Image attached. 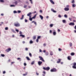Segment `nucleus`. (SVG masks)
Segmentation results:
<instances>
[{"label":"nucleus","instance_id":"57","mask_svg":"<svg viewBox=\"0 0 76 76\" xmlns=\"http://www.w3.org/2000/svg\"><path fill=\"white\" fill-rule=\"evenodd\" d=\"M24 66H26V63H24Z\"/></svg>","mask_w":76,"mask_h":76},{"label":"nucleus","instance_id":"64","mask_svg":"<svg viewBox=\"0 0 76 76\" xmlns=\"http://www.w3.org/2000/svg\"><path fill=\"white\" fill-rule=\"evenodd\" d=\"M74 28L75 29H76V25L75 26Z\"/></svg>","mask_w":76,"mask_h":76},{"label":"nucleus","instance_id":"51","mask_svg":"<svg viewBox=\"0 0 76 76\" xmlns=\"http://www.w3.org/2000/svg\"><path fill=\"white\" fill-rule=\"evenodd\" d=\"M20 35H22V32L20 31Z\"/></svg>","mask_w":76,"mask_h":76},{"label":"nucleus","instance_id":"47","mask_svg":"<svg viewBox=\"0 0 76 76\" xmlns=\"http://www.w3.org/2000/svg\"><path fill=\"white\" fill-rule=\"evenodd\" d=\"M0 2H4V1L3 0H0Z\"/></svg>","mask_w":76,"mask_h":76},{"label":"nucleus","instance_id":"53","mask_svg":"<svg viewBox=\"0 0 76 76\" xmlns=\"http://www.w3.org/2000/svg\"><path fill=\"white\" fill-rule=\"evenodd\" d=\"M39 51L40 53H41V52H42V50L41 49H40L39 50Z\"/></svg>","mask_w":76,"mask_h":76},{"label":"nucleus","instance_id":"60","mask_svg":"<svg viewBox=\"0 0 76 76\" xmlns=\"http://www.w3.org/2000/svg\"><path fill=\"white\" fill-rule=\"evenodd\" d=\"M50 34H51V33H52V31L51 30H50Z\"/></svg>","mask_w":76,"mask_h":76},{"label":"nucleus","instance_id":"52","mask_svg":"<svg viewBox=\"0 0 76 76\" xmlns=\"http://www.w3.org/2000/svg\"><path fill=\"white\" fill-rule=\"evenodd\" d=\"M12 31L13 32H14V33L15 32V30L13 29H12Z\"/></svg>","mask_w":76,"mask_h":76},{"label":"nucleus","instance_id":"24","mask_svg":"<svg viewBox=\"0 0 76 76\" xmlns=\"http://www.w3.org/2000/svg\"><path fill=\"white\" fill-rule=\"evenodd\" d=\"M24 17V15H22V18H20L21 20H22L23 19V17Z\"/></svg>","mask_w":76,"mask_h":76},{"label":"nucleus","instance_id":"9","mask_svg":"<svg viewBox=\"0 0 76 76\" xmlns=\"http://www.w3.org/2000/svg\"><path fill=\"white\" fill-rule=\"evenodd\" d=\"M64 10L65 11H68L69 10V8L68 7H65L64 8Z\"/></svg>","mask_w":76,"mask_h":76},{"label":"nucleus","instance_id":"14","mask_svg":"<svg viewBox=\"0 0 76 76\" xmlns=\"http://www.w3.org/2000/svg\"><path fill=\"white\" fill-rule=\"evenodd\" d=\"M39 17L40 18H41V19L42 20V19H43V18H44V17H43V16H42V15H39Z\"/></svg>","mask_w":76,"mask_h":76},{"label":"nucleus","instance_id":"54","mask_svg":"<svg viewBox=\"0 0 76 76\" xmlns=\"http://www.w3.org/2000/svg\"><path fill=\"white\" fill-rule=\"evenodd\" d=\"M25 22H28V20H27L25 19Z\"/></svg>","mask_w":76,"mask_h":76},{"label":"nucleus","instance_id":"13","mask_svg":"<svg viewBox=\"0 0 76 76\" xmlns=\"http://www.w3.org/2000/svg\"><path fill=\"white\" fill-rule=\"evenodd\" d=\"M19 36L20 37H21L22 38H25V37L24 35H23L22 34H20Z\"/></svg>","mask_w":76,"mask_h":76},{"label":"nucleus","instance_id":"18","mask_svg":"<svg viewBox=\"0 0 76 76\" xmlns=\"http://www.w3.org/2000/svg\"><path fill=\"white\" fill-rule=\"evenodd\" d=\"M50 56H53V52L50 51Z\"/></svg>","mask_w":76,"mask_h":76},{"label":"nucleus","instance_id":"32","mask_svg":"<svg viewBox=\"0 0 76 76\" xmlns=\"http://www.w3.org/2000/svg\"><path fill=\"white\" fill-rule=\"evenodd\" d=\"M72 0V1L71 2L72 3H74L75 2V0Z\"/></svg>","mask_w":76,"mask_h":76},{"label":"nucleus","instance_id":"15","mask_svg":"<svg viewBox=\"0 0 76 76\" xmlns=\"http://www.w3.org/2000/svg\"><path fill=\"white\" fill-rule=\"evenodd\" d=\"M61 59H58V61L57 62V63H60V61H61Z\"/></svg>","mask_w":76,"mask_h":76},{"label":"nucleus","instance_id":"38","mask_svg":"<svg viewBox=\"0 0 76 76\" xmlns=\"http://www.w3.org/2000/svg\"><path fill=\"white\" fill-rule=\"evenodd\" d=\"M15 31L17 32H19V30H18V29H16L15 30Z\"/></svg>","mask_w":76,"mask_h":76},{"label":"nucleus","instance_id":"39","mask_svg":"<svg viewBox=\"0 0 76 76\" xmlns=\"http://www.w3.org/2000/svg\"><path fill=\"white\" fill-rule=\"evenodd\" d=\"M10 7H15V5H10Z\"/></svg>","mask_w":76,"mask_h":76},{"label":"nucleus","instance_id":"3","mask_svg":"<svg viewBox=\"0 0 76 76\" xmlns=\"http://www.w3.org/2000/svg\"><path fill=\"white\" fill-rule=\"evenodd\" d=\"M50 72H57V69L55 68H54L51 69Z\"/></svg>","mask_w":76,"mask_h":76},{"label":"nucleus","instance_id":"61","mask_svg":"<svg viewBox=\"0 0 76 76\" xmlns=\"http://www.w3.org/2000/svg\"><path fill=\"white\" fill-rule=\"evenodd\" d=\"M43 73H44V74L45 75V71H43Z\"/></svg>","mask_w":76,"mask_h":76},{"label":"nucleus","instance_id":"4","mask_svg":"<svg viewBox=\"0 0 76 76\" xmlns=\"http://www.w3.org/2000/svg\"><path fill=\"white\" fill-rule=\"evenodd\" d=\"M43 69L44 70H47V71L49 70L50 69V68L49 67H48L46 68H45V67H44L43 68Z\"/></svg>","mask_w":76,"mask_h":76},{"label":"nucleus","instance_id":"29","mask_svg":"<svg viewBox=\"0 0 76 76\" xmlns=\"http://www.w3.org/2000/svg\"><path fill=\"white\" fill-rule=\"evenodd\" d=\"M33 39H36V36H34L33 37Z\"/></svg>","mask_w":76,"mask_h":76},{"label":"nucleus","instance_id":"5","mask_svg":"<svg viewBox=\"0 0 76 76\" xmlns=\"http://www.w3.org/2000/svg\"><path fill=\"white\" fill-rule=\"evenodd\" d=\"M73 66H72L73 68V69H76V63L75 62L73 64Z\"/></svg>","mask_w":76,"mask_h":76},{"label":"nucleus","instance_id":"8","mask_svg":"<svg viewBox=\"0 0 76 76\" xmlns=\"http://www.w3.org/2000/svg\"><path fill=\"white\" fill-rule=\"evenodd\" d=\"M38 63V64H39V66H41V64L42 63V62L41 61H39Z\"/></svg>","mask_w":76,"mask_h":76},{"label":"nucleus","instance_id":"28","mask_svg":"<svg viewBox=\"0 0 76 76\" xmlns=\"http://www.w3.org/2000/svg\"><path fill=\"white\" fill-rule=\"evenodd\" d=\"M29 18V20H30L31 21H32V18Z\"/></svg>","mask_w":76,"mask_h":76},{"label":"nucleus","instance_id":"45","mask_svg":"<svg viewBox=\"0 0 76 76\" xmlns=\"http://www.w3.org/2000/svg\"><path fill=\"white\" fill-rule=\"evenodd\" d=\"M27 7V5H24V8H26Z\"/></svg>","mask_w":76,"mask_h":76},{"label":"nucleus","instance_id":"46","mask_svg":"<svg viewBox=\"0 0 76 76\" xmlns=\"http://www.w3.org/2000/svg\"><path fill=\"white\" fill-rule=\"evenodd\" d=\"M13 12L14 13H17V12L16 11H14Z\"/></svg>","mask_w":76,"mask_h":76},{"label":"nucleus","instance_id":"56","mask_svg":"<svg viewBox=\"0 0 76 76\" xmlns=\"http://www.w3.org/2000/svg\"><path fill=\"white\" fill-rule=\"evenodd\" d=\"M17 60H20V58H17Z\"/></svg>","mask_w":76,"mask_h":76},{"label":"nucleus","instance_id":"36","mask_svg":"<svg viewBox=\"0 0 76 76\" xmlns=\"http://www.w3.org/2000/svg\"><path fill=\"white\" fill-rule=\"evenodd\" d=\"M14 3L15 4V5H16L17 4H18V1H15Z\"/></svg>","mask_w":76,"mask_h":76},{"label":"nucleus","instance_id":"41","mask_svg":"<svg viewBox=\"0 0 76 76\" xmlns=\"http://www.w3.org/2000/svg\"><path fill=\"white\" fill-rule=\"evenodd\" d=\"M64 17H65V18H67V15H64Z\"/></svg>","mask_w":76,"mask_h":76},{"label":"nucleus","instance_id":"11","mask_svg":"<svg viewBox=\"0 0 76 76\" xmlns=\"http://www.w3.org/2000/svg\"><path fill=\"white\" fill-rule=\"evenodd\" d=\"M69 25L72 26H73V25H75V23H70L69 24Z\"/></svg>","mask_w":76,"mask_h":76},{"label":"nucleus","instance_id":"26","mask_svg":"<svg viewBox=\"0 0 76 76\" xmlns=\"http://www.w3.org/2000/svg\"><path fill=\"white\" fill-rule=\"evenodd\" d=\"M62 22H63V23H66V20H62Z\"/></svg>","mask_w":76,"mask_h":76},{"label":"nucleus","instance_id":"49","mask_svg":"<svg viewBox=\"0 0 76 76\" xmlns=\"http://www.w3.org/2000/svg\"><path fill=\"white\" fill-rule=\"evenodd\" d=\"M58 18H61V15H59L58 16Z\"/></svg>","mask_w":76,"mask_h":76},{"label":"nucleus","instance_id":"50","mask_svg":"<svg viewBox=\"0 0 76 76\" xmlns=\"http://www.w3.org/2000/svg\"><path fill=\"white\" fill-rule=\"evenodd\" d=\"M29 1H31V4H32V0H29Z\"/></svg>","mask_w":76,"mask_h":76},{"label":"nucleus","instance_id":"17","mask_svg":"<svg viewBox=\"0 0 76 76\" xmlns=\"http://www.w3.org/2000/svg\"><path fill=\"white\" fill-rule=\"evenodd\" d=\"M37 15L35 14L34 15V16L32 18H33V19H35V18H36V16H37Z\"/></svg>","mask_w":76,"mask_h":76},{"label":"nucleus","instance_id":"6","mask_svg":"<svg viewBox=\"0 0 76 76\" xmlns=\"http://www.w3.org/2000/svg\"><path fill=\"white\" fill-rule=\"evenodd\" d=\"M31 15H32V13L30 12L27 14V16H29V18H31Z\"/></svg>","mask_w":76,"mask_h":76},{"label":"nucleus","instance_id":"22","mask_svg":"<svg viewBox=\"0 0 76 76\" xmlns=\"http://www.w3.org/2000/svg\"><path fill=\"white\" fill-rule=\"evenodd\" d=\"M72 6L73 7H76V4H72Z\"/></svg>","mask_w":76,"mask_h":76},{"label":"nucleus","instance_id":"63","mask_svg":"<svg viewBox=\"0 0 76 76\" xmlns=\"http://www.w3.org/2000/svg\"><path fill=\"white\" fill-rule=\"evenodd\" d=\"M69 20H70L71 21V20H72V18H69Z\"/></svg>","mask_w":76,"mask_h":76},{"label":"nucleus","instance_id":"27","mask_svg":"<svg viewBox=\"0 0 76 76\" xmlns=\"http://www.w3.org/2000/svg\"><path fill=\"white\" fill-rule=\"evenodd\" d=\"M26 58H27V60H30V59L29 58V57H27Z\"/></svg>","mask_w":76,"mask_h":76},{"label":"nucleus","instance_id":"10","mask_svg":"<svg viewBox=\"0 0 76 76\" xmlns=\"http://www.w3.org/2000/svg\"><path fill=\"white\" fill-rule=\"evenodd\" d=\"M67 59L69 60H72V57L69 56L67 57Z\"/></svg>","mask_w":76,"mask_h":76},{"label":"nucleus","instance_id":"44","mask_svg":"<svg viewBox=\"0 0 76 76\" xmlns=\"http://www.w3.org/2000/svg\"><path fill=\"white\" fill-rule=\"evenodd\" d=\"M18 13H21V11H20V10H18Z\"/></svg>","mask_w":76,"mask_h":76},{"label":"nucleus","instance_id":"62","mask_svg":"<svg viewBox=\"0 0 76 76\" xmlns=\"http://www.w3.org/2000/svg\"><path fill=\"white\" fill-rule=\"evenodd\" d=\"M58 32H60V29H58Z\"/></svg>","mask_w":76,"mask_h":76},{"label":"nucleus","instance_id":"21","mask_svg":"<svg viewBox=\"0 0 76 76\" xmlns=\"http://www.w3.org/2000/svg\"><path fill=\"white\" fill-rule=\"evenodd\" d=\"M75 54V53H71V56H74Z\"/></svg>","mask_w":76,"mask_h":76},{"label":"nucleus","instance_id":"33","mask_svg":"<svg viewBox=\"0 0 76 76\" xmlns=\"http://www.w3.org/2000/svg\"><path fill=\"white\" fill-rule=\"evenodd\" d=\"M34 63H35V62L34 61H33L31 63V64H34Z\"/></svg>","mask_w":76,"mask_h":76},{"label":"nucleus","instance_id":"34","mask_svg":"<svg viewBox=\"0 0 76 76\" xmlns=\"http://www.w3.org/2000/svg\"><path fill=\"white\" fill-rule=\"evenodd\" d=\"M69 45L70 47H72V43H69Z\"/></svg>","mask_w":76,"mask_h":76},{"label":"nucleus","instance_id":"58","mask_svg":"<svg viewBox=\"0 0 76 76\" xmlns=\"http://www.w3.org/2000/svg\"><path fill=\"white\" fill-rule=\"evenodd\" d=\"M66 7H69V5H67L66 6Z\"/></svg>","mask_w":76,"mask_h":76},{"label":"nucleus","instance_id":"16","mask_svg":"<svg viewBox=\"0 0 76 76\" xmlns=\"http://www.w3.org/2000/svg\"><path fill=\"white\" fill-rule=\"evenodd\" d=\"M50 0V1L51 2V3L53 4H54V1H53L52 0Z\"/></svg>","mask_w":76,"mask_h":76},{"label":"nucleus","instance_id":"42","mask_svg":"<svg viewBox=\"0 0 76 76\" xmlns=\"http://www.w3.org/2000/svg\"><path fill=\"white\" fill-rule=\"evenodd\" d=\"M61 50H62L60 48H58V51H61Z\"/></svg>","mask_w":76,"mask_h":76},{"label":"nucleus","instance_id":"31","mask_svg":"<svg viewBox=\"0 0 76 76\" xmlns=\"http://www.w3.org/2000/svg\"><path fill=\"white\" fill-rule=\"evenodd\" d=\"M39 39H37L36 40V42H39Z\"/></svg>","mask_w":76,"mask_h":76},{"label":"nucleus","instance_id":"55","mask_svg":"<svg viewBox=\"0 0 76 76\" xmlns=\"http://www.w3.org/2000/svg\"><path fill=\"white\" fill-rule=\"evenodd\" d=\"M28 49L27 48H26L25 49V50H26V51H28Z\"/></svg>","mask_w":76,"mask_h":76},{"label":"nucleus","instance_id":"48","mask_svg":"<svg viewBox=\"0 0 76 76\" xmlns=\"http://www.w3.org/2000/svg\"><path fill=\"white\" fill-rule=\"evenodd\" d=\"M43 45L44 47H45V46H46V44L45 43H44L43 44Z\"/></svg>","mask_w":76,"mask_h":76},{"label":"nucleus","instance_id":"23","mask_svg":"<svg viewBox=\"0 0 76 76\" xmlns=\"http://www.w3.org/2000/svg\"><path fill=\"white\" fill-rule=\"evenodd\" d=\"M28 74V73L26 72V73L25 74H23V75L24 76H26L27 74Z\"/></svg>","mask_w":76,"mask_h":76},{"label":"nucleus","instance_id":"59","mask_svg":"<svg viewBox=\"0 0 76 76\" xmlns=\"http://www.w3.org/2000/svg\"><path fill=\"white\" fill-rule=\"evenodd\" d=\"M3 74H4L6 73V72L5 71H4L3 72Z\"/></svg>","mask_w":76,"mask_h":76},{"label":"nucleus","instance_id":"25","mask_svg":"<svg viewBox=\"0 0 76 76\" xmlns=\"http://www.w3.org/2000/svg\"><path fill=\"white\" fill-rule=\"evenodd\" d=\"M41 38V37L40 36H39L37 37V39H40V38Z\"/></svg>","mask_w":76,"mask_h":76},{"label":"nucleus","instance_id":"20","mask_svg":"<svg viewBox=\"0 0 76 76\" xmlns=\"http://www.w3.org/2000/svg\"><path fill=\"white\" fill-rule=\"evenodd\" d=\"M56 31H54L53 32V35H56Z\"/></svg>","mask_w":76,"mask_h":76},{"label":"nucleus","instance_id":"12","mask_svg":"<svg viewBox=\"0 0 76 76\" xmlns=\"http://www.w3.org/2000/svg\"><path fill=\"white\" fill-rule=\"evenodd\" d=\"M51 11L53 12H54V13H56V12H57L56 11L54 10V9H51Z\"/></svg>","mask_w":76,"mask_h":76},{"label":"nucleus","instance_id":"2","mask_svg":"<svg viewBox=\"0 0 76 76\" xmlns=\"http://www.w3.org/2000/svg\"><path fill=\"white\" fill-rule=\"evenodd\" d=\"M39 60H41V61H43V62H45V61L44 59V58H43L42 57V56H39Z\"/></svg>","mask_w":76,"mask_h":76},{"label":"nucleus","instance_id":"35","mask_svg":"<svg viewBox=\"0 0 76 76\" xmlns=\"http://www.w3.org/2000/svg\"><path fill=\"white\" fill-rule=\"evenodd\" d=\"M1 56L2 57H4L5 56V55L3 54H1Z\"/></svg>","mask_w":76,"mask_h":76},{"label":"nucleus","instance_id":"1","mask_svg":"<svg viewBox=\"0 0 76 76\" xmlns=\"http://www.w3.org/2000/svg\"><path fill=\"white\" fill-rule=\"evenodd\" d=\"M20 26V24L18 22L14 23V26H16V27H18L19 26Z\"/></svg>","mask_w":76,"mask_h":76},{"label":"nucleus","instance_id":"30","mask_svg":"<svg viewBox=\"0 0 76 76\" xmlns=\"http://www.w3.org/2000/svg\"><path fill=\"white\" fill-rule=\"evenodd\" d=\"M50 27H53V24H50Z\"/></svg>","mask_w":76,"mask_h":76},{"label":"nucleus","instance_id":"43","mask_svg":"<svg viewBox=\"0 0 76 76\" xmlns=\"http://www.w3.org/2000/svg\"><path fill=\"white\" fill-rule=\"evenodd\" d=\"M29 56H30V57H32V54H31V53H29Z\"/></svg>","mask_w":76,"mask_h":76},{"label":"nucleus","instance_id":"40","mask_svg":"<svg viewBox=\"0 0 76 76\" xmlns=\"http://www.w3.org/2000/svg\"><path fill=\"white\" fill-rule=\"evenodd\" d=\"M5 30H8V27H6L5 28Z\"/></svg>","mask_w":76,"mask_h":76},{"label":"nucleus","instance_id":"7","mask_svg":"<svg viewBox=\"0 0 76 76\" xmlns=\"http://www.w3.org/2000/svg\"><path fill=\"white\" fill-rule=\"evenodd\" d=\"M10 51H11V48H10L7 49L6 50V52H7V53H9Z\"/></svg>","mask_w":76,"mask_h":76},{"label":"nucleus","instance_id":"37","mask_svg":"<svg viewBox=\"0 0 76 76\" xmlns=\"http://www.w3.org/2000/svg\"><path fill=\"white\" fill-rule=\"evenodd\" d=\"M30 44H32V43H33V41H32V40H31L30 41Z\"/></svg>","mask_w":76,"mask_h":76},{"label":"nucleus","instance_id":"19","mask_svg":"<svg viewBox=\"0 0 76 76\" xmlns=\"http://www.w3.org/2000/svg\"><path fill=\"white\" fill-rule=\"evenodd\" d=\"M48 52H46L45 53V56H48Z\"/></svg>","mask_w":76,"mask_h":76}]
</instances>
